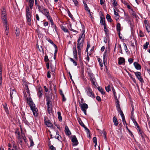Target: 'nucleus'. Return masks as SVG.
<instances>
[{
    "mask_svg": "<svg viewBox=\"0 0 150 150\" xmlns=\"http://www.w3.org/2000/svg\"><path fill=\"white\" fill-rule=\"evenodd\" d=\"M134 65L135 68L137 69H141V66L137 62H134Z\"/></svg>",
    "mask_w": 150,
    "mask_h": 150,
    "instance_id": "nucleus-21",
    "label": "nucleus"
},
{
    "mask_svg": "<svg viewBox=\"0 0 150 150\" xmlns=\"http://www.w3.org/2000/svg\"><path fill=\"white\" fill-rule=\"evenodd\" d=\"M106 51H105L103 55V61L104 64H105V62H106Z\"/></svg>",
    "mask_w": 150,
    "mask_h": 150,
    "instance_id": "nucleus-27",
    "label": "nucleus"
},
{
    "mask_svg": "<svg viewBox=\"0 0 150 150\" xmlns=\"http://www.w3.org/2000/svg\"><path fill=\"white\" fill-rule=\"evenodd\" d=\"M104 31L106 33H107V32H108V30L106 28V25H105V26H104Z\"/></svg>",
    "mask_w": 150,
    "mask_h": 150,
    "instance_id": "nucleus-60",
    "label": "nucleus"
},
{
    "mask_svg": "<svg viewBox=\"0 0 150 150\" xmlns=\"http://www.w3.org/2000/svg\"><path fill=\"white\" fill-rule=\"evenodd\" d=\"M69 59L74 64L75 66H76L77 65V62H76L75 61L74 59H73L72 58L70 57L69 58Z\"/></svg>",
    "mask_w": 150,
    "mask_h": 150,
    "instance_id": "nucleus-35",
    "label": "nucleus"
},
{
    "mask_svg": "<svg viewBox=\"0 0 150 150\" xmlns=\"http://www.w3.org/2000/svg\"><path fill=\"white\" fill-rule=\"evenodd\" d=\"M91 80L92 83L95 86H96V84H95V81H96V80H95V78H94L91 79Z\"/></svg>",
    "mask_w": 150,
    "mask_h": 150,
    "instance_id": "nucleus-44",
    "label": "nucleus"
},
{
    "mask_svg": "<svg viewBox=\"0 0 150 150\" xmlns=\"http://www.w3.org/2000/svg\"><path fill=\"white\" fill-rule=\"evenodd\" d=\"M128 62L130 64L132 63L133 62V60L131 58H129L128 60Z\"/></svg>",
    "mask_w": 150,
    "mask_h": 150,
    "instance_id": "nucleus-53",
    "label": "nucleus"
},
{
    "mask_svg": "<svg viewBox=\"0 0 150 150\" xmlns=\"http://www.w3.org/2000/svg\"><path fill=\"white\" fill-rule=\"evenodd\" d=\"M131 118L132 119V121H133L135 126L137 127V128H139V125H138V123L135 120V119L134 118V116L133 115V113H132L131 114Z\"/></svg>",
    "mask_w": 150,
    "mask_h": 150,
    "instance_id": "nucleus-13",
    "label": "nucleus"
},
{
    "mask_svg": "<svg viewBox=\"0 0 150 150\" xmlns=\"http://www.w3.org/2000/svg\"><path fill=\"white\" fill-rule=\"evenodd\" d=\"M85 129V130L86 131V132L87 134H90L89 133V129L87 128L85 125V126L84 127H83Z\"/></svg>",
    "mask_w": 150,
    "mask_h": 150,
    "instance_id": "nucleus-47",
    "label": "nucleus"
},
{
    "mask_svg": "<svg viewBox=\"0 0 150 150\" xmlns=\"http://www.w3.org/2000/svg\"><path fill=\"white\" fill-rule=\"evenodd\" d=\"M30 146H33V145L34 144V143L33 141V140L32 139H30Z\"/></svg>",
    "mask_w": 150,
    "mask_h": 150,
    "instance_id": "nucleus-49",
    "label": "nucleus"
},
{
    "mask_svg": "<svg viewBox=\"0 0 150 150\" xmlns=\"http://www.w3.org/2000/svg\"><path fill=\"white\" fill-rule=\"evenodd\" d=\"M71 141L73 143L72 145L74 146L77 145L79 142L75 136L74 135L71 136Z\"/></svg>",
    "mask_w": 150,
    "mask_h": 150,
    "instance_id": "nucleus-7",
    "label": "nucleus"
},
{
    "mask_svg": "<svg viewBox=\"0 0 150 150\" xmlns=\"http://www.w3.org/2000/svg\"><path fill=\"white\" fill-rule=\"evenodd\" d=\"M36 18L37 20L39 21L40 20V18L38 15L37 14L36 15Z\"/></svg>",
    "mask_w": 150,
    "mask_h": 150,
    "instance_id": "nucleus-59",
    "label": "nucleus"
},
{
    "mask_svg": "<svg viewBox=\"0 0 150 150\" xmlns=\"http://www.w3.org/2000/svg\"><path fill=\"white\" fill-rule=\"evenodd\" d=\"M73 1L74 2L75 5L77 6L78 5V1L77 0H73Z\"/></svg>",
    "mask_w": 150,
    "mask_h": 150,
    "instance_id": "nucleus-51",
    "label": "nucleus"
},
{
    "mask_svg": "<svg viewBox=\"0 0 150 150\" xmlns=\"http://www.w3.org/2000/svg\"><path fill=\"white\" fill-rule=\"evenodd\" d=\"M119 17H120L119 15L115 16V18L116 21H117V20H118L119 19Z\"/></svg>",
    "mask_w": 150,
    "mask_h": 150,
    "instance_id": "nucleus-58",
    "label": "nucleus"
},
{
    "mask_svg": "<svg viewBox=\"0 0 150 150\" xmlns=\"http://www.w3.org/2000/svg\"><path fill=\"white\" fill-rule=\"evenodd\" d=\"M96 99L98 101H101L100 98L98 96H96Z\"/></svg>",
    "mask_w": 150,
    "mask_h": 150,
    "instance_id": "nucleus-52",
    "label": "nucleus"
},
{
    "mask_svg": "<svg viewBox=\"0 0 150 150\" xmlns=\"http://www.w3.org/2000/svg\"><path fill=\"white\" fill-rule=\"evenodd\" d=\"M114 14L115 15V16H118V13L116 12L115 9H114Z\"/></svg>",
    "mask_w": 150,
    "mask_h": 150,
    "instance_id": "nucleus-62",
    "label": "nucleus"
},
{
    "mask_svg": "<svg viewBox=\"0 0 150 150\" xmlns=\"http://www.w3.org/2000/svg\"><path fill=\"white\" fill-rule=\"evenodd\" d=\"M31 13L29 12V8L27 7L26 9V20L31 19Z\"/></svg>",
    "mask_w": 150,
    "mask_h": 150,
    "instance_id": "nucleus-11",
    "label": "nucleus"
},
{
    "mask_svg": "<svg viewBox=\"0 0 150 150\" xmlns=\"http://www.w3.org/2000/svg\"><path fill=\"white\" fill-rule=\"evenodd\" d=\"M38 94L39 98H41L42 96V93L40 90H39L38 93Z\"/></svg>",
    "mask_w": 150,
    "mask_h": 150,
    "instance_id": "nucleus-39",
    "label": "nucleus"
},
{
    "mask_svg": "<svg viewBox=\"0 0 150 150\" xmlns=\"http://www.w3.org/2000/svg\"><path fill=\"white\" fill-rule=\"evenodd\" d=\"M1 18L3 24L7 23V16L6 11L5 8H4L1 10Z\"/></svg>",
    "mask_w": 150,
    "mask_h": 150,
    "instance_id": "nucleus-3",
    "label": "nucleus"
},
{
    "mask_svg": "<svg viewBox=\"0 0 150 150\" xmlns=\"http://www.w3.org/2000/svg\"><path fill=\"white\" fill-rule=\"evenodd\" d=\"M49 60L47 56H45V62H47Z\"/></svg>",
    "mask_w": 150,
    "mask_h": 150,
    "instance_id": "nucleus-61",
    "label": "nucleus"
},
{
    "mask_svg": "<svg viewBox=\"0 0 150 150\" xmlns=\"http://www.w3.org/2000/svg\"><path fill=\"white\" fill-rule=\"evenodd\" d=\"M90 47V44L89 43H88V42L87 47V48L86 49V50L87 51H88V48H89Z\"/></svg>",
    "mask_w": 150,
    "mask_h": 150,
    "instance_id": "nucleus-57",
    "label": "nucleus"
},
{
    "mask_svg": "<svg viewBox=\"0 0 150 150\" xmlns=\"http://www.w3.org/2000/svg\"><path fill=\"white\" fill-rule=\"evenodd\" d=\"M47 76L48 78H50L51 77V75L49 71H48L47 73Z\"/></svg>",
    "mask_w": 150,
    "mask_h": 150,
    "instance_id": "nucleus-56",
    "label": "nucleus"
},
{
    "mask_svg": "<svg viewBox=\"0 0 150 150\" xmlns=\"http://www.w3.org/2000/svg\"><path fill=\"white\" fill-rule=\"evenodd\" d=\"M100 4L101 5L103 4L105 2V0H100Z\"/></svg>",
    "mask_w": 150,
    "mask_h": 150,
    "instance_id": "nucleus-63",
    "label": "nucleus"
},
{
    "mask_svg": "<svg viewBox=\"0 0 150 150\" xmlns=\"http://www.w3.org/2000/svg\"><path fill=\"white\" fill-rule=\"evenodd\" d=\"M98 89L99 91L102 94H104L105 93L103 91V89L102 88L98 87Z\"/></svg>",
    "mask_w": 150,
    "mask_h": 150,
    "instance_id": "nucleus-32",
    "label": "nucleus"
},
{
    "mask_svg": "<svg viewBox=\"0 0 150 150\" xmlns=\"http://www.w3.org/2000/svg\"><path fill=\"white\" fill-rule=\"evenodd\" d=\"M93 141L94 143L97 142V139L96 137H94L93 138Z\"/></svg>",
    "mask_w": 150,
    "mask_h": 150,
    "instance_id": "nucleus-54",
    "label": "nucleus"
},
{
    "mask_svg": "<svg viewBox=\"0 0 150 150\" xmlns=\"http://www.w3.org/2000/svg\"><path fill=\"white\" fill-rule=\"evenodd\" d=\"M84 31L81 36H79L77 41V47L78 49V53L79 56L81 55V50L83 48V44L84 38L83 36L84 34Z\"/></svg>",
    "mask_w": 150,
    "mask_h": 150,
    "instance_id": "nucleus-1",
    "label": "nucleus"
},
{
    "mask_svg": "<svg viewBox=\"0 0 150 150\" xmlns=\"http://www.w3.org/2000/svg\"><path fill=\"white\" fill-rule=\"evenodd\" d=\"M113 1L112 4L114 6H116L117 5V3L115 0L112 1Z\"/></svg>",
    "mask_w": 150,
    "mask_h": 150,
    "instance_id": "nucleus-46",
    "label": "nucleus"
},
{
    "mask_svg": "<svg viewBox=\"0 0 150 150\" xmlns=\"http://www.w3.org/2000/svg\"><path fill=\"white\" fill-rule=\"evenodd\" d=\"M78 121L79 122V124L82 127H84L85 126V125L83 124V123L82 122L81 120L80 119H79L78 120Z\"/></svg>",
    "mask_w": 150,
    "mask_h": 150,
    "instance_id": "nucleus-36",
    "label": "nucleus"
},
{
    "mask_svg": "<svg viewBox=\"0 0 150 150\" xmlns=\"http://www.w3.org/2000/svg\"><path fill=\"white\" fill-rule=\"evenodd\" d=\"M88 74L90 76L91 79L94 78L92 73H89Z\"/></svg>",
    "mask_w": 150,
    "mask_h": 150,
    "instance_id": "nucleus-50",
    "label": "nucleus"
},
{
    "mask_svg": "<svg viewBox=\"0 0 150 150\" xmlns=\"http://www.w3.org/2000/svg\"><path fill=\"white\" fill-rule=\"evenodd\" d=\"M105 18H103L101 17V19L100 20V24L101 25H103L104 26L105 25Z\"/></svg>",
    "mask_w": 150,
    "mask_h": 150,
    "instance_id": "nucleus-23",
    "label": "nucleus"
},
{
    "mask_svg": "<svg viewBox=\"0 0 150 150\" xmlns=\"http://www.w3.org/2000/svg\"><path fill=\"white\" fill-rule=\"evenodd\" d=\"M61 28L65 32L67 33L68 32V29L64 26H62L61 27Z\"/></svg>",
    "mask_w": 150,
    "mask_h": 150,
    "instance_id": "nucleus-33",
    "label": "nucleus"
},
{
    "mask_svg": "<svg viewBox=\"0 0 150 150\" xmlns=\"http://www.w3.org/2000/svg\"><path fill=\"white\" fill-rule=\"evenodd\" d=\"M113 121L114 123V124L115 126H117L118 125V121L117 117L115 116H114L113 118Z\"/></svg>",
    "mask_w": 150,
    "mask_h": 150,
    "instance_id": "nucleus-22",
    "label": "nucleus"
},
{
    "mask_svg": "<svg viewBox=\"0 0 150 150\" xmlns=\"http://www.w3.org/2000/svg\"><path fill=\"white\" fill-rule=\"evenodd\" d=\"M116 106L117 108V109L119 112H122L120 108L119 101L118 100H117V101L116 103Z\"/></svg>",
    "mask_w": 150,
    "mask_h": 150,
    "instance_id": "nucleus-15",
    "label": "nucleus"
},
{
    "mask_svg": "<svg viewBox=\"0 0 150 150\" xmlns=\"http://www.w3.org/2000/svg\"><path fill=\"white\" fill-rule=\"evenodd\" d=\"M16 95V93L14 89H12L10 90V96L11 100H12L13 98Z\"/></svg>",
    "mask_w": 150,
    "mask_h": 150,
    "instance_id": "nucleus-12",
    "label": "nucleus"
},
{
    "mask_svg": "<svg viewBox=\"0 0 150 150\" xmlns=\"http://www.w3.org/2000/svg\"><path fill=\"white\" fill-rule=\"evenodd\" d=\"M86 92L88 96L92 98H95L94 94L90 88H87L86 90Z\"/></svg>",
    "mask_w": 150,
    "mask_h": 150,
    "instance_id": "nucleus-5",
    "label": "nucleus"
},
{
    "mask_svg": "<svg viewBox=\"0 0 150 150\" xmlns=\"http://www.w3.org/2000/svg\"><path fill=\"white\" fill-rule=\"evenodd\" d=\"M55 63V61L54 62L53 64H50L51 70L52 72H53L55 71L56 66V64Z\"/></svg>",
    "mask_w": 150,
    "mask_h": 150,
    "instance_id": "nucleus-18",
    "label": "nucleus"
},
{
    "mask_svg": "<svg viewBox=\"0 0 150 150\" xmlns=\"http://www.w3.org/2000/svg\"><path fill=\"white\" fill-rule=\"evenodd\" d=\"M135 75L136 76L138 79L139 80V81L140 82H142L144 81L143 79L141 76V74L140 72L137 71L135 72Z\"/></svg>",
    "mask_w": 150,
    "mask_h": 150,
    "instance_id": "nucleus-10",
    "label": "nucleus"
},
{
    "mask_svg": "<svg viewBox=\"0 0 150 150\" xmlns=\"http://www.w3.org/2000/svg\"><path fill=\"white\" fill-rule=\"evenodd\" d=\"M139 36L141 37H142L144 36V35L142 31L140 30L139 31Z\"/></svg>",
    "mask_w": 150,
    "mask_h": 150,
    "instance_id": "nucleus-45",
    "label": "nucleus"
},
{
    "mask_svg": "<svg viewBox=\"0 0 150 150\" xmlns=\"http://www.w3.org/2000/svg\"><path fill=\"white\" fill-rule=\"evenodd\" d=\"M29 6L30 8L32 9V7L33 5V3H29Z\"/></svg>",
    "mask_w": 150,
    "mask_h": 150,
    "instance_id": "nucleus-55",
    "label": "nucleus"
},
{
    "mask_svg": "<svg viewBox=\"0 0 150 150\" xmlns=\"http://www.w3.org/2000/svg\"><path fill=\"white\" fill-rule=\"evenodd\" d=\"M4 105V108L6 112H7L8 111V110L7 107V105L6 103H5Z\"/></svg>",
    "mask_w": 150,
    "mask_h": 150,
    "instance_id": "nucleus-41",
    "label": "nucleus"
},
{
    "mask_svg": "<svg viewBox=\"0 0 150 150\" xmlns=\"http://www.w3.org/2000/svg\"><path fill=\"white\" fill-rule=\"evenodd\" d=\"M120 115L122 117V120H125L123 113H120Z\"/></svg>",
    "mask_w": 150,
    "mask_h": 150,
    "instance_id": "nucleus-48",
    "label": "nucleus"
},
{
    "mask_svg": "<svg viewBox=\"0 0 150 150\" xmlns=\"http://www.w3.org/2000/svg\"><path fill=\"white\" fill-rule=\"evenodd\" d=\"M123 45L125 47V50H127V46L125 43H123Z\"/></svg>",
    "mask_w": 150,
    "mask_h": 150,
    "instance_id": "nucleus-64",
    "label": "nucleus"
},
{
    "mask_svg": "<svg viewBox=\"0 0 150 150\" xmlns=\"http://www.w3.org/2000/svg\"><path fill=\"white\" fill-rule=\"evenodd\" d=\"M84 5L85 10L87 12H89L90 10L89 8L87 6V4L83 2Z\"/></svg>",
    "mask_w": 150,
    "mask_h": 150,
    "instance_id": "nucleus-29",
    "label": "nucleus"
},
{
    "mask_svg": "<svg viewBox=\"0 0 150 150\" xmlns=\"http://www.w3.org/2000/svg\"><path fill=\"white\" fill-rule=\"evenodd\" d=\"M65 132L66 134L68 136H69L71 134V133L68 127L67 126H65Z\"/></svg>",
    "mask_w": 150,
    "mask_h": 150,
    "instance_id": "nucleus-17",
    "label": "nucleus"
},
{
    "mask_svg": "<svg viewBox=\"0 0 150 150\" xmlns=\"http://www.w3.org/2000/svg\"><path fill=\"white\" fill-rule=\"evenodd\" d=\"M73 53L74 58L76 60H77V51L76 50V46L75 45L73 48Z\"/></svg>",
    "mask_w": 150,
    "mask_h": 150,
    "instance_id": "nucleus-14",
    "label": "nucleus"
},
{
    "mask_svg": "<svg viewBox=\"0 0 150 150\" xmlns=\"http://www.w3.org/2000/svg\"><path fill=\"white\" fill-rule=\"evenodd\" d=\"M49 146H50V150H56V148L53 145H51L50 144H49Z\"/></svg>",
    "mask_w": 150,
    "mask_h": 150,
    "instance_id": "nucleus-38",
    "label": "nucleus"
},
{
    "mask_svg": "<svg viewBox=\"0 0 150 150\" xmlns=\"http://www.w3.org/2000/svg\"><path fill=\"white\" fill-rule=\"evenodd\" d=\"M20 33V31L19 29L17 28H16L15 31V33L16 36H19Z\"/></svg>",
    "mask_w": 150,
    "mask_h": 150,
    "instance_id": "nucleus-31",
    "label": "nucleus"
},
{
    "mask_svg": "<svg viewBox=\"0 0 150 150\" xmlns=\"http://www.w3.org/2000/svg\"><path fill=\"white\" fill-rule=\"evenodd\" d=\"M15 133L16 137L18 139H21V136L20 134L18 129H17L15 131Z\"/></svg>",
    "mask_w": 150,
    "mask_h": 150,
    "instance_id": "nucleus-20",
    "label": "nucleus"
},
{
    "mask_svg": "<svg viewBox=\"0 0 150 150\" xmlns=\"http://www.w3.org/2000/svg\"><path fill=\"white\" fill-rule=\"evenodd\" d=\"M45 16L49 21H50L52 20L49 14H47V16Z\"/></svg>",
    "mask_w": 150,
    "mask_h": 150,
    "instance_id": "nucleus-42",
    "label": "nucleus"
},
{
    "mask_svg": "<svg viewBox=\"0 0 150 150\" xmlns=\"http://www.w3.org/2000/svg\"><path fill=\"white\" fill-rule=\"evenodd\" d=\"M110 86L108 85L107 86L105 87V88L107 91L108 92L111 90L110 89Z\"/></svg>",
    "mask_w": 150,
    "mask_h": 150,
    "instance_id": "nucleus-37",
    "label": "nucleus"
},
{
    "mask_svg": "<svg viewBox=\"0 0 150 150\" xmlns=\"http://www.w3.org/2000/svg\"><path fill=\"white\" fill-rule=\"evenodd\" d=\"M117 29L118 32H120V24L119 23H118L117 25Z\"/></svg>",
    "mask_w": 150,
    "mask_h": 150,
    "instance_id": "nucleus-30",
    "label": "nucleus"
},
{
    "mask_svg": "<svg viewBox=\"0 0 150 150\" xmlns=\"http://www.w3.org/2000/svg\"><path fill=\"white\" fill-rule=\"evenodd\" d=\"M106 18L109 22H111L112 21V19L111 18L109 14H107V15Z\"/></svg>",
    "mask_w": 150,
    "mask_h": 150,
    "instance_id": "nucleus-26",
    "label": "nucleus"
},
{
    "mask_svg": "<svg viewBox=\"0 0 150 150\" xmlns=\"http://www.w3.org/2000/svg\"><path fill=\"white\" fill-rule=\"evenodd\" d=\"M149 45V43L148 42H146V43L143 45V48L145 50H146L148 47Z\"/></svg>",
    "mask_w": 150,
    "mask_h": 150,
    "instance_id": "nucleus-28",
    "label": "nucleus"
},
{
    "mask_svg": "<svg viewBox=\"0 0 150 150\" xmlns=\"http://www.w3.org/2000/svg\"><path fill=\"white\" fill-rule=\"evenodd\" d=\"M27 103L29 105L33 112H37L38 109L35 107V105L33 101L31 98L29 97L28 98L27 97Z\"/></svg>",
    "mask_w": 150,
    "mask_h": 150,
    "instance_id": "nucleus-2",
    "label": "nucleus"
},
{
    "mask_svg": "<svg viewBox=\"0 0 150 150\" xmlns=\"http://www.w3.org/2000/svg\"><path fill=\"white\" fill-rule=\"evenodd\" d=\"M39 11L45 16L50 14L48 10L43 6H38Z\"/></svg>",
    "mask_w": 150,
    "mask_h": 150,
    "instance_id": "nucleus-4",
    "label": "nucleus"
},
{
    "mask_svg": "<svg viewBox=\"0 0 150 150\" xmlns=\"http://www.w3.org/2000/svg\"><path fill=\"white\" fill-rule=\"evenodd\" d=\"M47 110L49 112H50L52 110V102L49 99L47 100Z\"/></svg>",
    "mask_w": 150,
    "mask_h": 150,
    "instance_id": "nucleus-6",
    "label": "nucleus"
},
{
    "mask_svg": "<svg viewBox=\"0 0 150 150\" xmlns=\"http://www.w3.org/2000/svg\"><path fill=\"white\" fill-rule=\"evenodd\" d=\"M144 23L147 31L148 33L150 32V27L149 25V23L146 20H145L144 21Z\"/></svg>",
    "mask_w": 150,
    "mask_h": 150,
    "instance_id": "nucleus-9",
    "label": "nucleus"
},
{
    "mask_svg": "<svg viewBox=\"0 0 150 150\" xmlns=\"http://www.w3.org/2000/svg\"><path fill=\"white\" fill-rule=\"evenodd\" d=\"M58 116V118L60 122H62V117L61 115V113H57Z\"/></svg>",
    "mask_w": 150,
    "mask_h": 150,
    "instance_id": "nucleus-34",
    "label": "nucleus"
},
{
    "mask_svg": "<svg viewBox=\"0 0 150 150\" xmlns=\"http://www.w3.org/2000/svg\"><path fill=\"white\" fill-rule=\"evenodd\" d=\"M137 129L139 132L140 133V135L141 136L142 138L143 139L145 136L144 133L140 129L139 127V128H138Z\"/></svg>",
    "mask_w": 150,
    "mask_h": 150,
    "instance_id": "nucleus-24",
    "label": "nucleus"
},
{
    "mask_svg": "<svg viewBox=\"0 0 150 150\" xmlns=\"http://www.w3.org/2000/svg\"><path fill=\"white\" fill-rule=\"evenodd\" d=\"M80 104L82 111L83 112H86V109L88 108V105L85 103L81 104L80 103Z\"/></svg>",
    "mask_w": 150,
    "mask_h": 150,
    "instance_id": "nucleus-8",
    "label": "nucleus"
},
{
    "mask_svg": "<svg viewBox=\"0 0 150 150\" xmlns=\"http://www.w3.org/2000/svg\"><path fill=\"white\" fill-rule=\"evenodd\" d=\"M27 21L28 25H31L32 23L31 19L27 20Z\"/></svg>",
    "mask_w": 150,
    "mask_h": 150,
    "instance_id": "nucleus-43",
    "label": "nucleus"
},
{
    "mask_svg": "<svg viewBox=\"0 0 150 150\" xmlns=\"http://www.w3.org/2000/svg\"><path fill=\"white\" fill-rule=\"evenodd\" d=\"M55 138L61 141V137L60 136H59V132L58 131H57L56 132V135L55 136Z\"/></svg>",
    "mask_w": 150,
    "mask_h": 150,
    "instance_id": "nucleus-25",
    "label": "nucleus"
},
{
    "mask_svg": "<svg viewBox=\"0 0 150 150\" xmlns=\"http://www.w3.org/2000/svg\"><path fill=\"white\" fill-rule=\"evenodd\" d=\"M7 23L5 24H3V25L5 26V31H9V28L7 26Z\"/></svg>",
    "mask_w": 150,
    "mask_h": 150,
    "instance_id": "nucleus-40",
    "label": "nucleus"
},
{
    "mask_svg": "<svg viewBox=\"0 0 150 150\" xmlns=\"http://www.w3.org/2000/svg\"><path fill=\"white\" fill-rule=\"evenodd\" d=\"M118 64H124L125 63V59L123 57H120L118 58Z\"/></svg>",
    "mask_w": 150,
    "mask_h": 150,
    "instance_id": "nucleus-16",
    "label": "nucleus"
},
{
    "mask_svg": "<svg viewBox=\"0 0 150 150\" xmlns=\"http://www.w3.org/2000/svg\"><path fill=\"white\" fill-rule=\"evenodd\" d=\"M45 124L48 127H53L52 124L49 120L45 121Z\"/></svg>",
    "mask_w": 150,
    "mask_h": 150,
    "instance_id": "nucleus-19",
    "label": "nucleus"
}]
</instances>
